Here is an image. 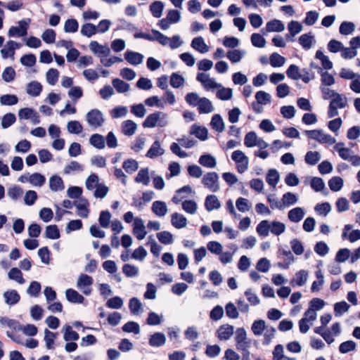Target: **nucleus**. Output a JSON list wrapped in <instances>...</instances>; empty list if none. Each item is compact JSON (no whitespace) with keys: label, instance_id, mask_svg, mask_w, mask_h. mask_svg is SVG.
I'll use <instances>...</instances> for the list:
<instances>
[{"label":"nucleus","instance_id":"1","mask_svg":"<svg viewBox=\"0 0 360 360\" xmlns=\"http://www.w3.org/2000/svg\"><path fill=\"white\" fill-rule=\"evenodd\" d=\"M286 226L283 222L278 221H261L256 228L257 233L259 236L266 237L269 233L275 236H280L285 231Z\"/></svg>","mask_w":360,"mask_h":360},{"label":"nucleus","instance_id":"2","mask_svg":"<svg viewBox=\"0 0 360 360\" xmlns=\"http://www.w3.org/2000/svg\"><path fill=\"white\" fill-rule=\"evenodd\" d=\"M167 124L168 115L160 111L150 114L143 122L144 128L165 127Z\"/></svg>","mask_w":360,"mask_h":360},{"label":"nucleus","instance_id":"3","mask_svg":"<svg viewBox=\"0 0 360 360\" xmlns=\"http://www.w3.org/2000/svg\"><path fill=\"white\" fill-rule=\"evenodd\" d=\"M347 106V97L343 94H340L339 93L337 94V95L330 100V102L329 103L328 110V117L329 118H332L338 115V109H342L346 108Z\"/></svg>","mask_w":360,"mask_h":360},{"label":"nucleus","instance_id":"4","mask_svg":"<svg viewBox=\"0 0 360 360\" xmlns=\"http://www.w3.org/2000/svg\"><path fill=\"white\" fill-rule=\"evenodd\" d=\"M309 139L316 140L320 143L333 145L336 142V139L330 134H325L321 129L305 130L304 131Z\"/></svg>","mask_w":360,"mask_h":360},{"label":"nucleus","instance_id":"5","mask_svg":"<svg viewBox=\"0 0 360 360\" xmlns=\"http://www.w3.org/2000/svg\"><path fill=\"white\" fill-rule=\"evenodd\" d=\"M201 183L212 193H217L220 189L219 175L215 172H210L204 174Z\"/></svg>","mask_w":360,"mask_h":360},{"label":"nucleus","instance_id":"6","mask_svg":"<svg viewBox=\"0 0 360 360\" xmlns=\"http://www.w3.org/2000/svg\"><path fill=\"white\" fill-rule=\"evenodd\" d=\"M86 120L88 124L94 129H97L103 125L105 118L102 112L98 109H92L86 115Z\"/></svg>","mask_w":360,"mask_h":360},{"label":"nucleus","instance_id":"7","mask_svg":"<svg viewBox=\"0 0 360 360\" xmlns=\"http://www.w3.org/2000/svg\"><path fill=\"white\" fill-rule=\"evenodd\" d=\"M231 159L235 162L237 171L239 173L243 174L248 169L249 159L242 150L233 151L231 154Z\"/></svg>","mask_w":360,"mask_h":360},{"label":"nucleus","instance_id":"8","mask_svg":"<svg viewBox=\"0 0 360 360\" xmlns=\"http://www.w3.org/2000/svg\"><path fill=\"white\" fill-rule=\"evenodd\" d=\"M196 80L202 84L206 91H214L215 89L221 87V84L217 83L214 78L210 77V75L207 73L198 72Z\"/></svg>","mask_w":360,"mask_h":360},{"label":"nucleus","instance_id":"9","mask_svg":"<svg viewBox=\"0 0 360 360\" xmlns=\"http://www.w3.org/2000/svg\"><path fill=\"white\" fill-rule=\"evenodd\" d=\"M93 283L94 280L91 276L82 274L77 279V288L85 295H89L92 291L91 285Z\"/></svg>","mask_w":360,"mask_h":360},{"label":"nucleus","instance_id":"10","mask_svg":"<svg viewBox=\"0 0 360 360\" xmlns=\"http://www.w3.org/2000/svg\"><path fill=\"white\" fill-rule=\"evenodd\" d=\"M30 20H22L18 22V26L11 27L8 32V35L10 37H24L27 33V30L29 27Z\"/></svg>","mask_w":360,"mask_h":360},{"label":"nucleus","instance_id":"11","mask_svg":"<svg viewBox=\"0 0 360 360\" xmlns=\"http://www.w3.org/2000/svg\"><path fill=\"white\" fill-rule=\"evenodd\" d=\"M20 120H30L34 124L40 123L39 115L34 109L30 108H21L18 111Z\"/></svg>","mask_w":360,"mask_h":360},{"label":"nucleus","instance_id":"12","mask_svg":"<svg viewBox=\"0 0 360 360\" xmlns=\"http://www.w3.org/2000/svg\"><path fill=\"white\" fill-rule=\"evenodd\" d=\"M133 233L138 240H143L147 235L143 220L140 217H135L133 224Z\"/></svg>","mask_w":360,"mask_h":360},{"label":"nucleus","instance_id":"13","mask_svg":"<svg viewBox=\"0 0 360 360\" xmlns=\"http://www.w3.org/2000/svg\"><path fill=\"white\" fill-rule=\"evenodd\" d=\"M0 325L4 329L13 332L20 331L21 324L15 319H10L7 316L0 317Z\"/></svg>","mask_w":360,"mask_h":360},{"label":"nucleus","instance_id":"14","mask_svg":"<svg viewBox=\"0 0 360 360\" xmlns=\"http://www.w3.org/2000/svg\"><path fill=\"white\" fill-rule=\"evenodd\" d=\"M89 49L94 54L101 58L108 56L110 53V49L108 46L101 45L96 41L89 44Z\"/></svg>","mask_w":360,"mask_h":360},{"label":"nucleus","instance_id":"15","mask_svg":"<svg viewBox=\"0 0 360 360\" xmlns=\"http://www.w3.org/2000/svg\"><path fill=\"white\" fill-rule=\"evenodd\" d=\"M309 278V272L306 270H300L295 273L294 277L290 281L292 287L302 286L306 284Z\"/></svg>","mask_w":360,"mask_h":360},{"label":"nucleus","instance_id":"16","mask_svg":"<svg viewBox=\"0 0 360 360\" xmlns=\"http://www.w3.org/2000/svg\"><path fill=\"white\" fill-rule=\"evenodd\" d=\"M74 205L77 208V214L78 216L82 218H87L89 213L88 208L89 203L87 200L84 198H80L78 200L74 202Z\"/></svg>","mask_w":360,"mask_h":360},{"label":"nucleus","instance_id":"17","mask_svg":"<svg viewBox=\"0 0 360 360\" xmlns=\"http://www.w3.org/2000/svg\"><path fill=\"white\" fill-rule=\"evenodd\" d=\"M217 337L221 340H229L234 333V327L229 324H224L217 330Z\"/></svg>","mask_w":360,"mask_h":360},{"label":"nucleus","instance_id":"18","mask_svg":"<svg viewBox=\"0 0 360 360\" xmlns=\"http://www.w3.org/2000/svg\"><path fill=\"white\" fill-rule=\"evenodd\" d=\"M151 210L158 217H165L168 212V208L164 201H154L151 206Z\"/></svg>","mask_w":360,"mask_h":360},{"label":"nucleus","instance_id":"19","mask_svg":"<svg viewBox=\"0 0 360 360\" xmlns=\"http://www.w3.org/2000/svg\"><path fill=\"white\" fill-rule=\"evenodd\" d=\"M144 56L138 52L127 51L124 53V59L132 65H138L143 61Z\"/></svg>","mask_w":360,"mask_h":360},{"label":"nucleus","instance_id":"20","mask_svg":"<svg viewBox=\"0 0 360 360\" xmlns=\"http://www.w3.org/2000/svg\"><path fill=\"white\" fill-rule=\"evenodd\" d=\"M299 43L304 49L309 50L316 43L314 35L312 32L303 34L299 37Z\"/></svg>","mask_w":360,"mask_h":360},{"label":"nucleus","instance_id":"21","mask_svg":"<svg viewBox=\"0 0 360 360\" xmlns=\"http://www.w3.org/2000/svg\"><path fill=\"white\" fill-rule=\"evenodd\" d=\"M136 130L137 124L131 120L123 121L121 124V131L125 136H131Z\"/></svg>","mask_w":360,"mask_h":360},{"label":"nucleus","instance_id":"22","mask_svg":"<svg viewBox=\"0 0 360 360\" xmlns=\"http://www.w3.org/2000/svg\"><path fill=\"white\" fill-rule=\"evenodd\" d=\"M197 107L200 114H209L214 111L212 103L205 97L200 99Z\"/></svg>","mask_w":360,"mask_h":360},{"label":"nucleus","instance_id":"23","mask_svg":"<svg viewBox=\"0 0 360 360\" xmlns=\"http://www.w3.org/2000/svg\"><path fill=\"white\" fill-rule=\"evenodd\" d=\"M304 210L302 207H297L288 212V218L293 223H298L304 218Z\"/></svg>","mask_w":360,"mask_h":360},{"label":"nucleus","instance_id":"24","mask_svg":"<svg viewBox=\"0 0 360 360\" xmlns=\"http://www.w3.org/2000/svg\"><path fill=\"white\" fill-rule=\"evenodd\" d=\"M42 89V85L37 81H32L26 86V93L32 97L39 96L41 93Z\"/></svg>","mask_w":360,"mask_h":360},{"label":"nucleus","instance_id":"25","mask_svg":"<svg viewBox=\"0 0 360 360\" xmlns=\"http://www.w3.org/2000/svg\"><path fill=\"white\" fill-rule=\"evenodd\" d=\"M171 223L176 229H183L187 226V219L183 214L174 212L171 215Z\"/></svg>","mask_w":360,"mask_h":360},{"label":"nucleus","instance_id":"26","mask_svg":"<svg viewBox=\"0 0 360 360\" xmlns=\"http://www.w3.org/2000/svg\"><path fill=\"white\" fill-rule=\"evenodd\" d=\"M205 207L208 212H211L219 209L221 203L215 195H208L205 200Z\"/></svg>","mask_w":360,"mask_h":360},{"label":"nucleus","instance_id":"27","mask_svg":"<svg viewBox=\"0 0 360 360\" xmlns=\"http://www.w3.org/2000/svg\"><path fill=\"white\" fill-rule=\"evenodd\" d=\"M191 46L200 53H205L209 51V46L205 44L202 37L193 39Z\"/></svg>","mask_w":360,"mask_h":360},{"label":"nucleus","instance_id":"28","mask_svg":"<svg viewBox=\"0 0 360 360\" xmlns=\"http://www.w3.org/2000/svg\"><path fill=\"white\" fill-rule=\"evenodd\" d=\"M165 153V150L161 147V144L159 141H155L150 146V149L146 153V157L149 158H155L158 156H161Z\"/></svg>","mask_w":360,"mask_h":360},{"label":"nucleus","instance_id":"29","mask_svg":"<svg viewBox=\"0 0 360 360\" xmlns=\"http://www.w3.org/2000/svg\"><path fill=\"white\" fill-rule=\"evenodd\" d=\"M65 297L70 302L75 304H82L84 301V297L77 290L72 288L66 290Z\"/></svg>","mask_w":360,"mask_h":360},{"label":"nucleus","instance_id":"30","mask_svg":"<svg viewBox=\"0 0 360 360\" xmlns=\"http://www.w3.org/2000/svg\"><path fill=\"white\" fill-rule=\"evenodd\" d=\"M298 196L291 192H287L284 193L281 198V203L283 205V210L285 207L292 206L298 202Z\"/></svg>","mask_w":360,"mask_h":360},{"label":"nucleus","instance_id":"31","mask_svg":"<svg viewBox=\"0 0 360 360\" xmlns=\"http://www.w3.org/2000/svg\"><path fill=\"white\" fill-rule=\"evenodd\" d=\"M4 298L6 304L8 305H14L17 304L20 299V296L15 290H9L4 292Z\"/></svg>","mask_w":360,"mask_h":360},{"label":"nucleus","instance_id":"32","mask_svg":"<svg viewBox=\"0 0 360 360\" xmlns=\"http://www.w3.org/2000/svg\"><path fill=\"white\" fill-rule=\"evenodd\" d=\"M49 188L52 191L58 192L65 188L63 179L58 175H53L49 179Z\"/></svg>","mask_w":360,"mask_h":360},{"label":"nucleus","instance_id":"33","mask_svg":"<svg viewBox=\"0 0 360 360\" xmlns=\"http://www.w3.org/2000/svg\"><path fill=\"white\" fill-rule=\"evenodd\" d=\"M198 162L200 165L207 168H214L217 165L216 158L210 154L202 155L199 158Z\"/></svg>","mask_w":360,"mask_h":360},{"label":"nucleus","instance_id":"34","mask_svg":"<svg viewBox=\"0 0 360 360\" xmlns=\"http://www.w3.org/2000/svg\"><path fill=\"white\" fill-rule=\"evenodd\" d=\"M166 337L162 333H155L149 339V344L152 347H161L165 344Z\"/></svg>","mask_w":360,"mask_h":360},{"label":"nucleus","instance_id":"35","mask_svg":"<svg viewBox=\"0 0 360 360\" xmlns=\"http://www.w3.org/2000/svg\"><path fill=\"white\" fill-rule=\"evenodd\" d=\"M25 178L34 186L41 187L46 182L45 176L39 173H34Z\"/></svg>","mask_w":360,"mask_h":360},{"label":"nucleus","instance_id":"36","mask_svg":"<svg viewBox=\"0 0 360 360\" xmlns=\"http://www.w3.org/2000/svg\"><path fill=\"white\" fill-rule=\"evenodd\" d=\"M190 134L195 136L201 141H205L207 139V129L205 127H201L196 124L192 125Z\"/></svg>","mask_w":360,"mask_h":360},{"label":"nucleus","instance_id":"37","mask_svg":"<svg viewBox=\"0 0 360 360\" xmlns=\"http://www.w3.org/2000/svg\"><path fill=\"white\" fill-rule=\"evenodd\" d=\"M135 181L136 183L142 184L144 186H148L150 183L149 169L148 167L141 169L136 178Z\"/></svg>","mask_w":360,"mask_h":360},{"label":"nucleus","instance_id":"38","mask_svg":"<svg viewBox=\"0 0 360 360\" xmlns=\"http://www.w3.org/2000/svg\"><path fill=\"white\" fill-rule=\"evenodd\" d=\"M266 31L271 32H283L285 30L283 23L279 20H272L268 22L266 25Z\"/></svg>","mask_w":360,"mask_h":360},{"label":"nucleus","instance_id":"39","mask_svg":"<svg viewBox=\"0 0 360 360\" xmlns=\"http://www.w3.org/2000/svg\"><path fill=\"white\" fill-rule=\"evenodd\" d=\"M8 277L10 280L15 281L19 284H24L25 283V280L22 276V273L16 267L11 269L8 273Z\"/></svg>","mask_w":360,"mask_h":360},{"label":"nucleus","instance_id":"40","mask_svg":"<svg viewBox=\"0 0 360 360\" xmlns=\"http://www.w3.org/2000/svg\"><path fill=\"white\" fill-rule=\"evenodd\" d=\"M64 331L63 338L66 342L68 341H76L79 338V334L72 330V327L69 325H65L63 328Z\"/></svg>","mask_w":360,"mask_h":360},{"label":"nucleus","instance_id":"41","mask_svg":"<svg viewBox=\"0 0 360 360\" xmlns=\"http://www.w3.org/2000/svg\"><path fill=\"white\" fill-rule=\"evenodd\" d=\"M165 5L160 1H155L150 6V11L153 17L159 18L162 15Z\"/></svg>","mask_w":360,"mask_h":360},{"label":"nucleus","instance_id":"42","mask_svg":"<svg viewBox=\"0 0 360 360\" xmlns=\"http://www.w3.org/2000/svg\"><path fill=\"white\" fill-rule=\"evenodd\" d=\"M216 96L218 99L221 101L230 100L233 96V90L231 88L224 87L221 84V87L217 88Z\"/></svg>","mask_w":360,"mask_h":360},{"label":"nucleus","instance_id":"43","mask_svg":"<svg viewBox=\"0 0 360 360\" xmlns=\"http://www.w3.org/2000/svg\"><path fill=\"white\" fill-rule=\"evenodd\" d=\"M268 326L262 319L256 320L253 322L251 330L255 335L260 336Z\"/></svg>","mask_w":360,"mask_h":360},{"label":"nucleus","instance_id":"44","mask_svg":"<svg viewBox=\"0 0 360 360\" xmlns=\"http://www.w3.org/2000/svg\"><path fill=\"white\" fill-rule=\"evenodd\" d=\"M246 52L244 50L234 49L226 53V57L233 63H236L241 60Z\"/></svg>","mask_w":360,"mask_h":360},{"label":"nucleus","instance_id":"45","mask_svg":"<svg viewBox=\"0 0 360 360\" xmlns=\"http://www.w3.org/2000/svg\"><path fill=\"white\" fill-rule=\"evenodd\" d=\"M210 125L212 128L218 132H222L224 129V123L221 115L216 114L212 117Z\"/></svg>","mask_w":360,"mask_h":360},{"label":"nucleus","instance_id":"46","mask_svg":"<svg viewBox=\"0 0 360 360\" xmlns=\"http://www.w3.org/2000/svg\"><path fill=\"white\" fill-rule=\"evenodd\" d=\"M260 137L257 136L255 131H250L245 136L244 145L248 148L255 147Z\"/></svg>","mask_w":360,"mask_h":360},{"label":"nucleus","instance_id":"47","mask_svg":"<svg viewBox=\"0 0 360 360\" xmlns=\"http://www.w3.org/2000/svg\"><path fill=\"white\" fill-rule=\"evenodd\" d=\"M285 61V58L278 53H273L269 57V63L273 68H280Z\"/></svg>","mask_w":360,"mask_h":360},{"label":"nucleus","instance_id":"48","mask_svg":"<svg viewBox=\"0 0 360 360\" xmlns=\"http://www.w3.org/2000/svg\"><path fill=\"white\" fill-rule=\"evenodd\" d=\"M84 167L76 161H71L64 167V173L65 174H70L74 172H79L83 171Z\"/></svg>","mask_w":360,"mask_h":360},{"label":"nucleus","instance_id":"49","mask_svg":"<svg viewBox=\"0 0 360 360\" xmlns=\"http://www.w3.org/2000/svg\"><path fill=\"white\" fill-rule=\"evenodd\" d=\"M90 143L98 149H103L105 148V139L98 134H93L89 139Z\"/></svg>","mask_w":360,"mask_h":360},{"label":"nucleus","instance_id":"50","mask_svg":"<svg viewBox=\"0 0 360 360\" xmlns=\"http://www.w3.org/2000/svg\"><path fill=\"white\" fill-rule=\"evenodd\" d=\"M182 209L188 214H195L198 210V205L193 200H186L182 202Z\"/></svg>","mask_w":360,"mask_h":360},{"label":"nucleus","instance_id":"51","mask_svg":"<svg viewBox=\"0 0 360 360\" xmlns=\"http://www.w3.org/2000/svg\"><path fill=\"white\" fill-rule=\"evenodd\" d=\"M156 236L158 240L164 245H170L174 242L173 235L167 231L158 233Z\"/></svg>","mask_w":360,"mask_h":360},{"label":"nucleus","instance_id":"52","mask_svg":"<svg viewBox=\"0 0 360 360\" xmlns=\"http://www.w3.org/2000/svg\"><path fill=\"white\" fill-rule=\"evenodd\" d=\"M128 113V108L126 106L119 105L110 111V115L112 119H118L125 117Z\"/></svg>","mask_w":360,"mask_h":360},{"label":"nucleus","instance_id":"53","mask_svg":"<svg viewBox=\"0 0 360 360\" xmlns=\"http://www.w3.org/2000/svg\"><path fill=\"white\" fill-rule=\"evenodd\" d=\"M236 206L240 212H246L250 210L252 204L248 199L240 197L237 199Z\"/></svg>","mask_w":360,"mask_h":360},{"label":"nucleus","instance_id":"54","mask_svg":"<svg viewBox=\"0 0 360 360\" xmlns=\"http://www.w3.org/2000/svg\"><path fill=\"white\" fill-rule=\"evenodd\" d=\"M355 30V25L352 22H342L339 28L340 33L342 35H349L352 34Z\"/></svg>","mask_w":360,"mask_h":360},{"label":"nucleus","instance_id":"55","mask_svg":"<svg viewBox=\"0 0 360 360\" xmlns=\"http://www.w3.org/2000/svg\"><path fill=\"white\" fill-rule=\"evenodd\" d=\"M67 130L70 134H79L83 130V127L79 121L72 120L67 124Z\"/></svg>","mask_w":360,"mask_h":360},{"label":"nucleus","instance_id":"56","mask_svg":"<svg viewBox=\"0 0 360 360\" xmlns=\"http://www.w3.org/2000/svg\"><path fill=\"white\" fill-rule=\"evenodd\" d=\"M321 159V155L317 151H308L305 155V162L310 165H315Z\"/></svg>","mask_w":360,"mask_h":360},{"label":"nucleus","instance_id":"57","mask_svg":"<svg viewBox=\"0 0 360 360\" xmlns=\"http://www.w3.org/2000/svg\"><path fill=\"white\" fill-rule=\"evenodd\" d=\"M343 179L340 176H333L328 181V186L333 191H340L343 186Z\"/></svg>","mask_w":360,"mask_h":360},{"label":"nucleus","instance_id":"58","mask_svg":"<svg viewBox=\"0 0 360 360\" xmlns=\"http://www.w3.org/2000/svg\"><path fill=\"white\" fill-rule=\"evenodd\" d=\"M80 32L83 36L91 37L97 33L96 27L91 23H85L82 26Z\"/></svg>","mask_w":360,"mask_h":360},{"label":"nucleus","instance_id":"59","mask_svg":"<svg viewBox=\"0 0 360 360\" xmlns=\"http://www.w3.org/2000/svg\"><path fill=\"white\" fill-rule=\"evenodd\" d=\"M279 174L278 172L274 169H271L269 170L268 174L266 175V182L274 188L276 187V184L279 181Z\"/></svg>","mask_w":360,"mask_h":360},{"label":"nucleus","instance_id":"60","mask_svg":"<svg viewBox=\"0 0 360 360\" xmlns=\"http://www.w3.org/2000/svg\"><path fill=\"white\" fill-rule=\"evenodd\" d=\"M184 77L179 74L174 72L171 75L169 83L173 88H179L184 85Z\"/></svg>","mask_w":360,"mask_h":360},{"label":"nucleus","instance_id":"61","mask_svg":"<svg viewBox=\"0 0 360 360\" xmlns=\"http://www.w3.org/2000/svg\"><path fill=\"white\" fill-rule=\"evenodd\" d=\"M112 83L118 93H125L129 89V84L120 79H114Z\"/></svg>","mask_w":360,"mask_h":360},{"label":"nucleus","instance_id":"62","mask_svg":"<svg viewBox=\"0 0 360 360\" xmlns=\"http://www.w3.org/2000/svg\"><path fill=\"white\" fill-rule=\"evenodd\" d=\"M287 76L293 80H299L302 77V74L300 72L299 67L296 65H290L286 70Z\"/></svg>","mask_w":360,"mask_h":360},{"label":"nucleus","instance_id":"63","mask_svg":"<svg viewBox=\"0 0 360 360\" xmlns=\"http://www.w3.org/2000/svg\"><path fill=\"white\" fill-rule=\"evenodd\" d=\"M1 53L4 59L8 58V57L13 58L15 51L13 49V40L7 41L4 48L1 50Z\"/></svg>","mask_w":360,"mask_h":360},{"label":"nucleus","instance_id":"64","mask_svg":"<svg viewBox=\"0 0 360 360\" xmlns=\"http://www.w3.org/2000/svg\"><path fill=\"white\" fill-rule=\"evenodd\" d=\"M122 167L129 174L134 172L139 167V163L136 160L128 159L123 162Z\"/></svg>","mask_w":360,"mask_h":360}]
</instances>
